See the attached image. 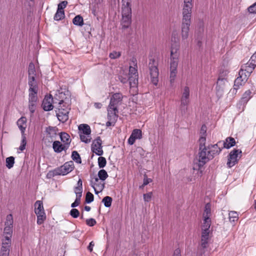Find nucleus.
<instances>
[{"instance_id": "nucleus-1", "label": "nucleus", "mask_w": 256, "mask_h": 256, "mask_svg": "<svg viewBox=\"0 0 256 256\" xmlns=\"http://www.w3.org/2000/svg\"><path fill=\"white\" fill-rule=\"evenodd\" d=\"M206 138L204 136H202L199 139L200 144L197 160L200 168L212 160L215 156L218 155L222 150L218 144H210L206 146Z\"/></svg>"}, {"instance_id": "nucleus-2", "label": "nucleus", "mask_w": 256, "mask_h": 256, "mask_svg": "<svg viewBox=\"0 0 256 256\" xmlns=\"http://www.w3.org/2000/svg\"><path fill=\"white\" fill-rule=\"evenodd\" d=\"M65 94L62 92H59L55 96V99L58 100V112L56 114V116L58 120L62 122H64L68 119V110L70 108H66V109L63 108L62 104L65 102V100H64V96Z\"/></svg>"}, {"instance_id": "nucleus-3", "label": "nucleus", "mask_w": 256, "mask_h": 256, "mask_svg": "<svg viewBox=\"0 0 256 256\" xmlns=\"http://www.w3.org/2000/svg\"><path fill=\"white\" fill-rule=\"evenodd\" d=\"M122 15L121 25L122 28H128L132 24V8L130 4H122Z\"/></svg>"}, {"instance_id": "nucleus-4", "label": "nucleus", "mask_w": 256, "mask_h": 256, "mask_svg": "<svg viewBox=\"0 0 256 256\" xmlns=\"http://www.w3.org/2000/svg\"><path fill=\"white\" fill-rule=\"evenodd\" d=\"M158 62L154 58L149 59L148 67L150 76L152 82L155 86L158 84V82L159 72L158 68Z\"/></svg>"}, {"instance_id": "nucleus-5", "label": "nucleus", "mask_w": 256, "mask_h": 256, "mask_svg": "<svg viewBox=\"0 0 256 256\" xmlns=\"http://www.w3.org/2000/svg\"><path fill=\"white\" fill-rule=\"evenodd\" d=\"M74 168L73 162L70 161L66 162L61 166L55 168L52 171L50 172L48 174L52 176L58 175L64 176L71 172Z\"/></svg>"}, {"instance_id": "nucleus-6", "label": "nucleus", "mask_w": 256, "mask_h": 256, "mask_svg": "<svg viewBox=\"0 0 256 256\" xmlns=\"http://www.w3.org/2000/svg\"><path fill=\"white\" fill-rule=\"evenodd\" d=\"M180 44L175 42L172 44L170 50V70H176L178 62V52Z\"/></svg>"}, {"instance_id": "nucleus-7", "label": "nucleus", "mask_w": 256, "mask_h": 256, "mask_svg": "<svg viewBox=\"0 0 256 256\" xmlns=\"http://www.w3.org/2000/svg\"><path fill=\"white\" fill-rule=\"evenodd\" d=\"M192 0H184L182 20H191Z\"/></svg>"}, {"instance_id": "nucleus-8", "label": "nucleus", "mask_w": 256, "mask_h": 256, "mask_svg": "<svg viewBox=\"0 0 256 256\" xmlns=\"http://www.w3.org/2000/svg\"><path fill=\"white\" fill-rule=\"evenodd\" d=\"M190 88L188 86H185L182 90L180 98V108L184 112L187 110V106L190 102Z\"/></svg>"}, {"instance_id": "nucleus-9", "label": "nucleus", "mask_w": 256, "mask_h": 256, "mask_svg": "<svg viewBox=\"0 0 256 256\" xmlns=\"http://www.w3.org/2000/svg\"><path fill=\"white\" fill-rule=\"evenodd\" d=\"M242 151L240 150L234 149L230 152L228 156L227 165L228 168H232L238 163L239 158L241 156Z\"/></svg>"}, {"instance_id": "nucleus-10", "label": "nucleus", "mask_w": 256, "mask_h": 256, "mask_svg": "<svg viewBox=\"0 0 256 256\" xmlns=\"http://www.w3.org/2000/svg\"><path fill=\"white\" fill-rule=\"evenodd\" d=\"M38 100V92H28V109L32 114L35 112Z\"/></svg>"}, {"instance_id": "nucleus-11", "label": "nucleus", "mask_w": 256, "mask_h": 256, "mask_svg": "<svg viewBox=\"0 0 256 256\" xmlns=\"http://www.w3.org/2000/svg\"><path fill=\"white\" fill-rule=\"evenodd\" d=\"M228 74V72L227 71L222 72V74H220L218 78L216 89L217 92L220 94H221L224 90L226 83L227 82V78H225V76Z\"/></svg>"}, {"instance_id": "nucleus-12", "label": "nucleus", "mask_w": 256, "mask_h": 256, "mask_svg": "<svg viewBox=\"0 0 256 256\" xmlns=\"http://www.w3.org/2000/svg\"><path fill=\"white\" fill-rule=\"evenodd\" d=\"M55 100L58 101V100L55 99V97L53 98L51 94L46 96L42 103V107L44 110L45 111L52 110L54 108L52 104L56 103V102H55Z\"/></svg>"}, {"instance_id": "nucleus-13", "label": "nucleus", "mask_w": 256, "mask_h": 256, "mask_svg": "<svg viewBox=\"0 0 256 256\" xmlns=\"http://www.w3.org/2000/svg\"><path fill=\"white\" fill-rule=\"evenodd\" d=\"M102 141L100 136L94 140L92 144V150L96 155L100 156L103 154L104 152L102 150Z\"/></svg>"}, {"instance_id": "nucleus-14", "label": "nucleus", "mask_w": 256, "mask_h": 256, "mask_svg": "<svg viewBox=\"0 0 256 256\" xmlns=\"http://www.w3.org/2000/svg\"><path fill=\"white\" fill-rule=\"evenodd\" d=\"M190 24L191 20H182L181 36L182 40H186L188 37Z\"/></svg>"}, {"instance_id": "nucleus-15", "label": "nucleus", "mask_w": 256, "mask_h": 256, "mask_svg": "<svg viewBox=\"0 0 256 256\" xmlns=\"http://www.w3.org/2000/svg\"><path fill=\"white\" fill-rule=\"evenodd\" d=\"M122 96L120 93H115L112 95L108 106L118 108V106L121 104Z\"/></svg>"}, {"instance_id": "nucleus-16", "label": "nucleus", "mask_w": 256, "mask_h": 256, "mask_svg": "<svg viewBox=\"0 0 256 256\" xmlns=\"http://www.w3.org/2000/svg\"><path fill=\"white\" fill-rule=\"evenodd\" d=\"M142 138V132L140 129H134L128 140V142L130 144H133L136 140L140 139Z\"/></svg>"}, {"instance_id": "nucleus-17", "label": "nucleus", "mask_w": 256, "mask_h": 256, "mask_svg": "<svg viewBox=\"0 0 256 256\" xmlns=\"http://www.w3.org/2000/svg\"><path fill=\"white\" fill-rule=\"evenodd\" d=\"M107 110L108 119L113 122H116L118 118V109L108 106Z\"/></svg>"}, {"instance_id": "nucleus-18", "label": "nucleus", "mask_w": 256, "mask_h": 256, "mask_svg": "<svg viewBox=\"0 0 256 256\" xmlns=\"http://www.w3.org/2000/svg\"><path fill=\"white\" fill-rule=\"evenodd\" d=\"M46 138L48 139L49 142H52L56 136V128L55 127L48 126L46 128Z\"/></svg>"}, {"instance_id": "nucleus-19", "label": "nucleus", "mask_w": 256, "mask_h": 256, "mask_svg": "<svg viewBox=\"0 0 256 256\" xmlns=\"http://www.w3.org/2000/svg\"><path fill=\"white\" fill-rule=\"evenodd\" d=\"M242 72L240 73V76H238L234 80V89L238 90L240 86L243 85L248 80V78L246 74L242 78Z\"/></svg>"}, {"instance_id": "nucleus-20", "label": "nucleus", "mask_w": 256, "mask_h": 256, "mask_svg": "<svg viewBox=\"0 0 256 256\" xmlns=\"http://www.w3.org/2000/svg\"><path fill=\"white\" fill-rule=\"evenodd\" d=\"M52 148L54 152L60 153L62 150H66L68 148V146L62 144L59 141H54L52 144Z\"/></svg>"}, {"instance_id": "nucleus-21", "label": "nucleus", "mask_w": 256, "mask_h": 256, "mask_svg": "<svg viewBox=\"0 0 256 256\" xmlns=\"http://www.w3.org/2000/svg\"><path fill=\"white\" fill-rule=\"evenodd\" d=\"M90 185L94 188L96 194H98L100 192H102L104 188V183H102L100 182L98 183L94 182L92 180H90Z\"/></svg>"}, {"instance_id": "nucleus-22", "label": "nucleus", "mask_w": 256, "mask_h": 256, "mask_svg": "<svg viewBox=\"0 0 256 256\" xmlns=\"http://www.w3.org/2000/svg\"><path fill=\"white\" fill-rule=\"evenodd\" d=\"M17 125L21 131L22 134H24V131L26 128V117L22 116L19 118L17 122Z\"/></svg>"}, {"instance_id": "nucleus-23", "label": "nucleus", "mask_w": 256, "mask_h": 256, "mask_svg": "<svg viewBox=\"0 0 256 256\" xmlns=\"http://www.w3.org/2000/svg\"><path fill=\"white\" fill-rule=\"evenodd\" d=\"M255 67L256 66H253V64L248 62L246 64H244L243 66H242L241 68L242 70H244L245 72H246V76L248 77H249L251 73L252 72L253 70L254 69Z\"/></svg>"}, {"instance_id": "nucleus-24", "label": "nucleus", "mask_w": 256, "mask_h": 256, "mask_svg": "<svg viewBox=\"0 0 256 256\" xmlns=\"http://www.w3.org/2000/svg\"><path fill=\"white\" fill-rule=\"evenodd\" d=\"M78 130H80V134L82 132V134L86 135H90L91 132V130L90 126L86 124H80L78 126Z\"/></svg>"}, {"instance_id": "nucleus-25", "label": "nucleus", "mask_w": 256, "mask_h": 256, "mask_svg": "<svg viewBox=\"0 0 256 256\" xmlns=\"http://www.w3.org/2000/svg\"><path fill=\"white\" fill-rule=\"evenodd\" d=\"M35 206V213H45L44 211V208L43 206L42 202L40 200H37L34 204Z\"/></svg>"}, {"instance_id": "nucleus-26", "label": "nucleus", "mask_w": 256, "mask_h": 256, "mask_svg": "<svg viewBox=\"0 0 256 256\" xmlns=\"http://www.w3.org/2000/svg\"><path fill=\"white\" fill-rule=\"evenodd\" d=\"M236 144V141L234 138L232 137L227 138L226 141L224 142V148H230L234 146Z\"/></svg>"}, {"instance_id": "nucleus-27", "label": "nucleus", "mask_w": 256, "mask_h": 256, "mask_svg": "<svg viewBox=\"0 0 256 256\" xmlns=\"http://www.w3.org/2000/svg\"><path fill=\"white\" fill-rule=\"evenodd\" d=\"M204 223L202 226V230L210 231L209 228L211 225V220L209 217H203Z\"/></svg>"}, {"instance_id": "nucleus-28", "label": "nucleus", "mask_w": 256, "mask_h": 256, "mask_svg": "<svg viewBox=\"0 0 256 256\" xmlns=\"http://www.w3.org/2000/svg\"><path fill=\"white\" fill-rule=\"evenodd\" d=\"M70 136L66 132H62L60 135V138L61 140L64 142L65 145L69 146L70 142Z\"/></svg>"}, {"instance_id": "nucleus-29", "label": "nucleus", "mask_w": 256, "mask_h": 256, "mask_svg": "<svg viewBox=\"0 0 256 256\" xmlns=\"http://www.w3.org/2000/svg\"><path fill=\"white\" fill-rule=\"evenodd\" d=\"M72 22L74 25L82 26L84 25L83 18L81 16L78 15L74 18Z\"/></svg>"}, {"instance_id": "nucleus-30", "label": "nucleus", "mask_w": 256, "mask_h": 256, "mask_svg": "<svg viewBox=\"0 0 256 256\" xmlns=\"http://www.w3.org/2000/svg\"><path fill=\"white\" fill-rule=\"evenodd\" d=\"M252 97V92L250 90H248L243 94L242 102L244 104L246 103Z\"/></svg>"}, {"instance_id": "nucleus-31", "label": "nucleus", "mask_w": 256, "mask_h": 256, "mask_svg": "<svg viewBox=\"0 0 256 256\" xmlns=\"http://www.w3.org/2000/svg\"><path fill=\"white\" fill-rule=\"evenodd\" d=\"M129 84L130 88L136 86L138 84V76H129Z\"/></svg>"}, {"instance_id": "nucleus-32", "label": "nucleus", "mask_w": 256, "mask_h": 256, "mask_svg": "<svg viewBox=\"0 0 256 256\" xmlns=\"http://www.w3.org/2000/svg\"><path fill=\"white\" fill-rule=\"evenodd\" d=\"M134 66H130L129 68V76H132V75L138 76V70L136 69L137 64L135 62L133 61Z\"/></svg>"}, {"instance_id": "nucleus-33", "label": "nucleus", "mask_w": 256, "mask_h": 256, "mask_svg": "<svg viewBox=\"0 0 256 256\" xmlns=\"http://www.w3.org/2000/svg\"><path fill=\"white\" fill-rule=\"evenodd\" d=\"M211 214V204L210 203H207L205 205L204 210L203 214V217L210 218Z\"/></svg>"}, {"instance_id": "nucleus-34", "label": "nucleus", "mask_w": 256, "mask_h": 256, "mask_svg": "<svg viewBox=\"0 0 256 256\" xmlns=\"http://www.w3.org/2000/svg\"><path fill=\"white\" fill-rule=\"evenodd\" d=\"M11 242V238H9L8 236H4L2 240V246L10 248Z\"/></svg>"}, {"instance_id": "nucleus-35", "label": "nucleus", "mask_w": 256, "mask_h": 256, "mask_svg": "<svg viewBox=\"0 0 256 256\" xmlns=\"http://www.w3.org/2000/svg\"><path fill=\"white\" fill-rule=\"evenodd\" d=\"M37 216V224L39 225L42 224L46 219L45 213L36 214Z\"/></svg>"}, {"instance_id": "nucleus-36", "label": "nucleus", "mask_w": 256, "mask_h": 256, "mask_svg": "<svg viewBox=\"0 0 256 256\" xmlns=\"http://www.w3.org/2000/svg\"><path fill=\"white\" fill-rule=\"evenodd\" d=\"M3 234L4 236L11 238L12 234V228L5 226Z\"/></svg>"}, {"instance_id": "nucleus-37", "label": "nucleus", "mask_w": 256, "mask_h": 256, "mask_svg": "<svg viewBox=\"0 0 256 256\" xmlns=\"http://www.w3.org/2000/svg\"><path fill=\"white\" fill-rule=\"evenodd\" d=\"M13 223H14V220H13V217H12V214H8L6 218V221L5 222V226L12 228L13 227Z\"/></svg>"}, {"instance_id": "nucleus-38", "label": "nucleus", "mask_w": 256, "mask_h": 256, "mask_svg": "<svg viewBox=\"0 0 256 256\" xmlns=\"http://www.w3.org/2000/svg\"><path fill=\"white\" fill-rule=\"evenodd\" d=\"M64 18V10H57V11L54 16V20H60Z\"/></svg>"}, {"instance_id": "nucleus-39", "label": "nucleus", "mask_w": 256, "mask_h": 256, "mask_svg": "<svg viewBox=\"0 0 256 256\" xmlns=\"http://www.w3.org/2000/svg\"><path fill=\"white\" fill-rule=\"evenodd\" d=\"M6 167L10 169L12 168L14 166V156H10L6 158Z\"/></svg>"}, {"instance_id": "nucleus-40", "label": "nucleus", "mask_w": 256, "mask_h": 256, "mask_svg": "<svg viewBox=\"0 0 256 256\" xmlns=\"http://www.w3.org/2000/svg\"><path fill=\"white\" fill-rule=\"evenodd\" d=\"M112 199L109 196H106L102 200V202L104 204V205L106 208H109L111 206Z\"/></svg>"}, {"instance_id": "nucleus-41", "label": "nucleus", "mask_w": 256, "mask_h": 256, "mask_svg": "<svg viewBox=\"0 0 256 256\" xmlns=\"http://www.w3.org/2000/svg\"><path fill=\"white\" fill-rule=\"evenodd\" d=\"M72 160H74L78 164H81L82 160L80 154L76 151H73L72 154Z\"/></svg>"}, {"instance_id": "nucleus-42", "label": "nucleus", "mask_w": 256, "mask_h": 256, "mask_svg": "<svg viewBox=\"0 0 256 256\" xmlns=\"http://www.w3.org/2000/svg\"><path fill=\"white\" fill-rule=\"evenodd\" d=\"M98 177L101 180H104L108 177V174L104 170H100L98 172Z\"/></svg>"}, {"instance_id": "nucleus-43", "label": "nucleus", "mask_w": 256, "mask_h": 256, "mask_svg": "<svg viewBox=\"0 0 256 256\" xmlns=\"http://www.w3.org/2000/svg\"><path fill=\"white\" fill-rule=\"evenodd\" d=\"M29 86L28 92H38L37 82L28 83Z\"/></svg>"}, {"instance_id": "nucleus-44", "label": "nucleus", "mask_w": 256, "mask_h": 256, "mask_svg": "<svg viewBox=\"0 0 256 256\" xmlns=\"http://www.w3.org/2000/svg\"><path fill=\"white\" fill-rule=\"evenodd\" d=\"M229 219L230 222H235L238 220V214L235 211H231L229 214Z\"/></svg>"}, {"instance_id": "nucleus-45", "label": "nucleus", "mask_w": 256, "mask_h": 256, "mask_svg": "<svg viewBox=\"0 0 256 256\" xmlns=\"http://www.w3.org/2000/svg\"><path fill=\"white\" fill-rule=\"evenodd\" d=\"M28 76H36V71L34 64L30 62L28 66Z\"/></svg>"}, {"instance_id": "nucleus-46", "label": "nucleus", "mask_w": 256, "mask_h": 256, "mask_svg": "<svg viewBox=\"0 0 256 256\" xmlns=\"http://www.w3.org/2000/svg\"><path fill=\"white\" fill-rule=\"evenodd\" d=\"M80 136L82 142L86 144L89 143L90 142L91 137L90 135L84 134L82 132H80Z\"/></svg>"}, {"instance_id": "nucleus-47", "label": "nucleus", "mask_w": 256, "mask_h": 256, "mask_svg": "<svg viewBox=\"0 0 256 256\" xmlns=\"http://www.w3.org/2000/svg\"><path fill=\"white\" fill-rule=\"evenodd\" d=\"M106 163V160L105 158L100 156L98 158V164L100 168H104Z\"/></svg>"}, {"instance_id": "nucleus-48", "label": "nucleus", "mask_w": 256, "mask_h": 256, "mask_svg": "<svg viewBox=\"0 0 256 256\" xmlns=\"http://www.w3.org/2000/svg\"><path fill=\"white\" fill-rule=\"evenodd\" d=\"M26 138L24 134L22 135V140L20 146L19 147L20 150L23 151L26 148Z\"/></svg>"}, {"instance_id": "nucleus-49", "label": "nucleus", "mask_w": 256, "mask_h": 256, "mask_svg": "<svg viewBox=\"0 0 256 256\" xmlns=\"http://www.w3.org/2000/svg\"><path fill=\"white\" fill-rule=\"evenodd\" d=\"M94 195L90 192H88L86 196V203H90L94 200Z\"/></svg>"}, {"instance_id": "nucleus-50", "label": "nucleus", "mask_w": 256, "mask_h": 256, "mask_svg": "<svg viewBox=\"0 0 256 256\" xmlns=\"http://www.w3.org/2000/svg\"><path fill=\"white\" fill-rule=\"evenodd\" d=\"M10 251V248H6L3 246L1 247L0 254L9 256Z\"/></svg>"}, {"instance_id": "nucleus-51", "label": "nucleus", "mask_w": 256, "mask_h": 256, "mask_svg": "<svg viewBox=\"0 0 256 256\" xmlns=\"http://www.w3.org/2000/svg\"><path fill=\"white\" fill-rule=\"evenodd\" d=\"M170 70V82L171 84H172L174 82V80H175V78H176V70Z\"/></svg>"}, {"instance_id": "nucleus-52", "label": "nucleus", "mask_w": 256, "mask_h": 256, "mask_svg": "<svg viewBox=\"0 0 256 256\" xmlns=\"http://www.w3.org/2000/svg\"><path fill=\"white\" fill-rule=\"evenodd\" d=\"M70 214L74 218H76L79 216L80 212L77 209L72 208L70 212Z\"/></svg>"}, {"instance_id": "nucleus-53", "label": "nucleus", "mask_w": 256, "mask_h": 256, "mask_svg": "<svg viewBox=\"0 0 256 256\" xmlns=\"http://www.w3.org/2000/svg\"><path fill=\"white\" fill-rule=\"evenodd\" d=\"M210 231L202 230L201 239L209 240Z\"/></svg>"}, {"instance_id": "nucleus-54", "label": "nucleus", "mask_w": 256, "mask_h": 256, "mask_svg": "<svg viewBox=\"0 0 256 256\" xmlns=\"http://www.w3.org/2000/svg\"><path fill=\"white\" fill-rule=\"evenodd\" d=\"M120 56V52H117L116 51H114L112 52L110 54L109 56L112 59H116L119 58Z\"/></svg>"}, {"instance_id": "nucleus-55", "label": "nucleus", "mask_w": 256, "mask_h": 256, "mask_svg": "<svg viewBox=\"0 0 256 256\" xmlns=\"http://www.w3.org/2000/svg\"><path fill=\"white\" fill-rule=\"evenodd\" d=\"M68 4L66 0H64L58 4V10H63L66 7Z\"/></svg>"}, {"instance_id": "nucleus-56", "label": "nucleus", "mask_w": 256, "mask_h": 256, "mask_svg": "<svg viewBox=\"0 0 256 256\" xmlns=\"http://www.w3.org/2000/svg\"><path fill=\"white\" fill-rule=\"evenodd\" d=\"M249 12L256 14V2L248 8Z\"/></svg>"}, {"instance_id": "nucleus-57", "label": "nucleus", "mask_w": 256, "mask_h": 256, "mask_svg": "<svg viewBox=\"0 0 256 256\" xmlns=\"http://www.w3.org/2000/svg\"><path fill=\"white\" fill-rule=\"evenodd\" d=\"M96 220L94 218H92L87 219L86 220V224L90 226H94L96 224Z\"/></svg>"}, {"instance_id": "nucleus-58", "label": "nucleus", "mask_w": 256, "mask_h": 256, "mask_svg": "<svg viewBox=\"0 0 256 256\" xmlns=\"http://www.w3.org/2000/svg\"><path fill=\"white\" fill-rule=\"evenodd\" d=\"M144 200L146 202H148L150 200L152 196V192H150L143 195Z\"/></svg>"}, {"instance_id": "nucleus-59", "label": "nucleus", "mask_w": 256, "mask_h": 256, "mask_svg": "<svg viewBox=\"0 0 256 256\" xmlns=\"http://www.w3.org/2000/svg\"><path fill=\"white\" fill-rule=\"evenodd\" d=\"M208 240L201 239L200 242V248H206L208 246Z\"/></svg>"}, {"instance_id": "nucleus-60", "label": "nucleus", "mask_w": 256, "mask_h": 256, "mask_svg": "<svg viewBox=\"0 0 256 256\" xmlns=\"http://www.w3.org/2000/svg\"><path fill=\"white\" fill-rule=\"evenodd\" d=\"M74 190L76 196H82V188L76 186L74 188Z\"/></svg>"}, {"instance_id": "nucleus-61", "label": "nucleus", "mask_w": 256, "mask_h": 256, "mask_svg": "<svg viewBox=\"0 0 256 256\" xmlns=\"http://www.w3.org/2000/svg\"><path fill=\"white\" fill-rule=\"evenodd\" d=\"M248 62L256 66V52L251 56Z\"/></svg>"}, {"instance_id": "nucleus-62", "label": "nucleus", "mask_w": 256, "mask_h": 256, "mask_svg": "<svg viewBox=\"0 0 256 256\" xmlns=\"http://www.w3.org/2000/svg\"><path fill=\"white\" fill-rule=\"evenodd\" d=\"M152 180L150 178H148L146 176H144V183L142 186H145L148 184L150 182H152Z\"/></svg>"}, {"instance_id": "nucleus-63", "label": "nucleus", "mask_w": 256, "mask_h": 256, "mask_svg": "<svg viewBox=\"0 0 256 256\" xmlns=\"http://www.w3.org/2000/svg\"><path fill=\"white\" fill-rule=\"evenodd\" d=\"M35 76H28V83L37 82Z\"/></svg>"}, {"instance_id": "nucleus-64", "label": "nucleus", "mask_w": 256, "mask_h": 256, "mask_svg": "<svg viewBox=\"0 0 256 256\" xmlns=\"http://www.w3.org/2000/svg\"><path fill=\"white\" fill-rule=\"evenodd\" d=\"M206 131V127L205 125L202 126L200 130V134H204Z\"/></svg>"}]
</instances>
